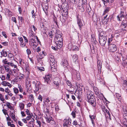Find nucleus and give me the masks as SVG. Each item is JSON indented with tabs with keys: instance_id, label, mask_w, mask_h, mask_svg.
<instances>
[{
	"instance_id": "nucleus-1",
	"label": "nucleus",
	"mask_w": 127,
	"mask_h": 127,
	"mask_svg": "<svg viewBox=\"0 0 127 127\" xmlns=\"http://www.w3.org/2000/svg\"><path fill=\"white\" fill-rule=\"evenodd\" d=\"M49 59L50 61V64L52 70L54 71L56 70L55 63L56 62L55 61L54 57L53 55L50 54L49 55Z\"/></svg>"
},
{
	"instance_id": "nucleus-2",
	"label": "nucleus",
	"mask_w": 127,
	"mask_h": 127,
	"mask_svg": "<svg viewBox=\"0 0 127 127\" xmlns=\"http://www.w3.org/2000/svg\"><path fill=\"white\" fill-rule=\"evenodd\" d=\"M55 34V39L56 41H63V38L61 35L62 33L61 32L59 31L56 30Z\"/></svg>"
},
{
	"instance_id": "nucleus-3",
	"label": "nucleus",
	"mask_w": 127,
	"mask_h": 127,
	"mask_svg": "<svg viewBox=\"0 0 127 127\" xmlns=\"http://www.w3.org/2000/svg\"><path fill=\"white\" fill-rule=\"evenodd\" d=\"M108 45V49L110 52H114L117 50L116 46L114 44H109Z\"/></svg>"
},
{
	"instance_id": "nucleus-4",
	"label": "nucleus",
	"mask_w": 127,
	"mask_h": 127,
	"mask_svg": "<svg viewBox=\"0 0 127 127\" xmlns=\"http://www.w3.org/2000/svg\"><path fill=\"white\" fill-rule=\"evenodd\" d=\"M103 37H101L99 38V43L100 45L104 46L106 42L107 37L104 36Z\"/></svg>"
},
{
	"instance_id": "nucleus-5",
	"label": "nucleus",
	"mask_w": 127,
	"mask_h": 127,
	"mask_svg": "<svg viewBox=\"0 0 127 127\" xmlns=\"http://www.w3.org/2000/svg\"><path fill=\"white\" fill-rule=\"evenodd\" d=\"M76 20L77 23L79 27V29L81 31L82 30L83 24V23L82 22L81 18L79 17L78 16H77Z\"/></svg>"
},
{
	"instance_id": "nucleus-6",
	"label": "nucleus",
	"mask_w": 127,
	"mask_h": 127,
	"mask_svg": "<svg viewBox=\"0 0 127 127\" xmlns=\"http://www.w3.org/2000/svg\"><path fill=\"white\" fill-rule=\"evenodd\" d=\"M71 119L69 118L68 119H65L64 120V123L63 125L64 127H69V126L71 124Z\"/></svg>"
},
{
	"instance_id": "nucleus-7",
	"label": "nucleus",
	"mask_w": 127,
	"mask_h": 127,
	"mask_svg": "<svg viewBox=\"0 0 127 127\" xmlns=\"http://www.w3.org/2000/svg\"><path fill=\"white\" fill-rule=\"evenodd\" d=\"M52 76L51 74L46 75L44 78L45 82H46L47 84H49L50 83L52 80Z\"/></svg>"
},
{
	"instance_id": "nucleus-8",
	"label": "nucleus",
	"mask_w": 127,
	"mask_h": 127,
	"mask_svg": "<svg viewBox=\"0 0 127 127\" xmlns=\"http://www.w3.org/2000/svg\"><path fill=\"white\" fill-rule=\"evenodd\" d=\"M93 106L95 107L96 105V100L94 97H92V98L87 100Z\"/></svg>"
},
{
	"instance_id": "nucleus-9",
	"label": "nucleus",
	"mask_w": 127,
	"mask_h": 127,
	"mask_svg": "<svg viewBox=\"0 0 127 127\" xmlns=\"http://www.w3.org/2000/svg\"><path fill=\"white\" fill-rule=\"evenodd\" d=\"M94 97V96L93 93L90 91H88L87 92V100L92 98V97Z\"/></svg>"
},
{
	"instance_id": "nucleus-10",
	"label": "nucleus",
	"mask_w": 127,
	"mask_h": 127,
	"mask_svg": "<svg viewBox=\"0 0 127 127\" xmlns=\"http://www.w3.org/2000/svg\"><path fill=\"white\" fill-rule=\"evenodd\" d=\"M101 28L99 29L98 30L99 38H100L101 37H103L107 36L104 32L101 31Z\"/></svg>"
},
{
	"instance_id": "nucleus-11",
	"label": "nucleus",
	"mask_w": 127,
	"mask_h": 127,
	"mask_svg": "<svg viewBox=\"0 0 127 127\" xmlns=\"http://www.w3.org/2000/svg\"><path fill=\"white\" fill-rule=\"evenodd\" d=\"M48 4L47 3H46L44 4L42 6L43 10L46 14H47L48 13Z\"/></svg>"
},
{
	"instance_id": "nucleus-12",
	"label": "nucleus",
	"mask_w": 127,
	"mask_h": 127,
	"mask_svg": "<svg viewBox=\"0 0 127 127\" xmlns=\"http://www.w3.org/2000/svg\"><path fill=\"white\" fill-rule=\"evenodd\" d=\"M98 72H101V68H102V62L100 60H98L97 62Z\"/></svg>"
},
{
	"instance_id": "nucleus-13",
	"label": "nucleus",
	"mask_w": 127,
	"mask_h": 127,
	"mask_svg": "<svg viewBox=\"0 0 127 127\" xmlns=\"http://www.w3.org/2000/svg\"><path fill=\"white\" fill-rule=\"evenodd\" d=\"M68 61L66 59H63L62 62V64L64 68L67 67V65H68Z\"/></svg>"
},
{
	"instance_id": "nucleus-14",
	"label": "nucleus",
	"mask_w": 127,
	"mask_h": 127,
	"mask_svg": "<svg viewBox=\"0 0 127 127\" xmlns=\"http://www.w3.org/2000/svg\"><path fill=\"white\" fill-rule=\"evenodd\" d=\"M41 85L39 84V82H38L35 84V90L36 91H38L39 89H41Z\"/></svg>"
},
{
	"instance_id": "nucleus-15",
	"label": "nucleus",
	"mask_w": 127,
	"mask_h": 127,
	"mask_svg": "<svg viewBox=\"0 0 127 127\" xmlns=\"http://www.w3.org/2000/svg\"><path fill=\"white\" fill-rule=\"evenodd\" d=\"M63 9V12L62 13V14L65 17L68 14V10L67 8L65 9L64 8Z\"/></svg>"
},
{
	"instance_id": "nucleus-16",
	"label": "nucleus",
	"mask_w": 127,
	"mask_h": 127,
	"mask_svg": "<svg viewBox=\"0 0 127 127\" xmlns=\"http://www.w3.org/2000/svg\"><path fill=\"white\" fill-rule=\"evenodd\" d=\"M87 2L86 0H80L79 3V5H82L83 6L85 5V3Z\"/></svg>"
},
{
	"instance_id": "nucleus-17",
	"label": "nucleus",
	"mask_w": 127,
	"mask_h": 127,
	"mask_svg": "<svg viewBox=\"0 0 127 127\" xmlns=\"http://www.w3.org/2000/svg\"><path fill=\"white\" fill-rule=\"evenodd\" d=\"M46 120L48 123H50V122L52 121V122L51 123H52L54 124L55 123L54 121L52 120V118L51 117H47L46 118Z\"/></svg>"
},
{
	"instance_id": "nucleus-18",
	"label": "nucleus",
	"mask_w": 127,
	"mask_h": 127,
	"mask_svg": "<svg viewBox=\"0 0 127 127\" xmlns=\"http://www.w3.org/2000/svg\"><path fill=\"white\" fill-rule=\"evenodd\" d=\"M1 55L2 56L4 57H6L7 56V52L5 51L4 50H3L2 51L0 52Z\"/></svg>"
},
{
	"instance_id": "nucleus-19",
	"label": "nucleus",
	"mask_w": 127,
	"mask_h": 127,
	"mask_svg": "<svg viewBox=\"0 0 127 127\" xmlns=\"http://www.w3.org/2000/svg\"><path fill=\"white\" fill-rule=\"evenodd\" d=\"M78 58V56L77 55H74L72 57V59L73 61L74 62L76 63V62Z\"/></svg>"
},
{
	"instance_id": "nucleus-20",
	"label": "nucleus",
	"mask_w": 127,
	"mask_h": 127,
	"mask_svg": "<svg viewBox=\"0 0 127 127\" xmlns=\"http://www.w3.org/2000/svg\"><path fill=\"white\" fill-rule=\"evenodd\" d=\"M127 27V25L125 23L124 24L122 23L121 26V27L122 28V29L123 30L126 31L127 30L126 29V27Z\"/></svg>"
},
{
	"instance_id": "nucleus-21",
	"label": "nucleus",
	"mask_w": 127,
	"mask_h": 127,
	"mask_svg": "<svg viewBox=\"0 0 127 127\" xmlns=\"http://www.w3.org/2000/svg\"><path fill=\"white\" fill-rule=\"evenodd\" d=\"M84 6H83L82 5H79V3H78V8L81 10V11L82 12H83L84 11Z\"/></svg>"
},
{
	"instance_id": "nucleus-22",
	"label": "nucleus",
	"mask_w": 127,
	"mask_h": 127,
	"mask_svg": "<svg viewBox=\"0 0 127 127\" xmlns=\"http://www.w3.org/2000/svg\"><path fill=\"white\" fill-rule=\"evenodd\" d=\"M24 106L25 104L22 103H20L19 104V106L21 110L24 109Z\"/></svg>"
},
{
	"instance_id": "nucleus-23",
	"label": "nucleus",
	"mask_w": 127,
	"mask_h": 127,
	"mask_svg": "<svg viewBox=\"0 0 127 127\" xmlns=\"http://www.w3.org/2000/svg\"><path fill=\"white\" fill-rule=\"evenodd\" d=\"M110 7H107L106 9L105 10L103 13V15H104L106 13H108L110 10Z\"/></svg>"
},
{
	"instance_id": "nucleus-24",
	"label": "nucleus",
	"mask_w": 127,
	"mask_h": 127,
	"mask_svg": "<svg viewBox=\"0 0 127 127\" xmlns=\"http://www.w3.org/2000/svg\"><path fill=\"white\" fill-rule=\"evenodd\" d=\"M7 124L9 126H10L11 127H15V125L13 124H12L10 122L7 121Z\"/></svg>"
},
{
	"instance_id": "nucleus-25",
	"label": "nucleus",
	"mask_w": 127,
	"mask_h": 127,
	"mask_svg": "<svg viewBox=\"0 0 127 127\" xmlns=\"http://www.w3.org/2000/svg\"><path fill=\"white\" fill-rule=\"evenodd\" d=\"M75 76L77 80H78L80 79V75L78 72H76V74Z\"/></svg>"
},
{
	"instance_id": "nucleus-26",
	"label": "nucleus",
	"mask_w": 127,
	"mask_h": 127,
	"mask_svg": "<svg viewBox=\"0 0 127 127\" xmlns=\"http://www.w3.org/2000/svg\"><path fill=\"white\" fill-rule=\"evenodd\" d=\"M123 109L124 113L125 114H127V110L126 109V107L125 106H123Z\"/></svg>"
},
{
	"instance_id": "nucleus-27",
	"label": "nucleus",
	"mask_w": 127,
	"mask_h": 127,
	"mask_svg": "<svg viewBox=\"0 0 127 127\" xmlns=\"http://www.w3.org/2000/svg\"><path fill=\"white\" fill-rule=\"evenodd\" d=\"M30 99L31 102H32L34 101V99L33 95L32 94L30 95Z\"/></svg>"
},
{
	"instance_id": "nucleus-28",
	"label": "nucleus",
	"mask_w": 127,
	"mask_h": 127,
	"mask_svg": "<svg viewBox=\"0 0 127 127\" xmlns=\"http://www.w3.org/2000/svg\"><path fill=\"white\" fill-rule=\"evenodd\" d=\"M72 50L74 51H78V48L76 46H74L72 47Z\"/></svg>"
},
{
	"instance_id": "nucleus-29",
	"label": "nucleus",
	"mask_w": 127,
	"mask_h": 127,
	"mask_svg": "<svg viewBox=\"0 0 127 127\" xmlns=\"http://www.w3.org/2000/svg\"><path fill=\"white\" fill-rule=\"evenodd\" d=\"M58 42L57 43L58 45L61 48L62 47L63 45V41H57Z\"/></svg>"
},
{
	"instance_id": "nucleus-30",
	"label": "nucleus",
	"mask_w": 127,
	"mask_h": 127,
	"mask_svg": "<svg viewBox=\"0 0 127 127\" xmlns=\"http://www.w3.org/2000/svg\"><path fill=\"white\" fill-rule=\"evenodd\" d=\"M10 115L11 118L13 119L15 118V115L13 112L11 113L10 114Z\"/></svg>"
},
{
	"instance_id": "nucleus-31",
	"label": "nucleus",
	"mask_w": 127,
	"mask_h": 127,
	"mask_svg": "<svg viewBox=\"0 0 127 127\" xmlns=\"http://www.w3.org/2000/svg\"><path fill=\"white\" fill-rule=\"evenodd\" d=\"M4 66L5 70L7 72L9 70V66L7 65H6Z\"/></svg>"
},
{
	"instance_id": "nucleus-32",
	"label": "nucleus",
	"mask_w": 127,
	"mask_h": 127,
	"mask_svg": "<svg viewBox=\"0 0 127 127\" xmlns=\"http://www.w3.org/2000/svg\"><path fill=\"white\" fill-rule=\"evenodd\" d=\"M2 62L5 64H7L8 65L10 64L9 63L7 62V59H5L3 60H2Z\"/></svg>"
},
{
	"instance_id": "nucleus-33",
	"label": "nucleus",
	"mask_w": 127,
	"mask_h": 127,
	"mask_svg": "<svg viewBox=\"0 0 127 127\" xmlns=\"http://www.w3.org/2000/svg\"><path fill=\"white\" fill-rule=\"evenodd\" d=\"M101 107L103 111L105 112L107 110V109H106L105 106L103 105H102L101 106Z\"/></svg>"
},
{
	"instance_id": "nucleus-34",
	"label": "nucleus",
	"mask_w": 127,
	"mask_h": 127,
	"mask_svg": "<svg viewBox=\"0 0 127 127\" xmlns=\"http://www.w3.org/2000/svg\"><path fill=\"white\" fill-rule=\"evenodd\" d=\"M6 105L8 108L10 109H11L12 108V106L10 105V103L9 102H7L6 103Z\"/></svg>"
},
{
	"instance_id": "nucleus-35",
	"label": "nucleus",
	"mask_w": 127,
	"mask_h": 127,
	"mask_svg": "<svg viewBox=\"0 0 127 127\" xmlns=\"http://www.w3.org/2000/svg\"><path fill=\"white\" fill-rule=\"evenodd\" d=\"M10 63V64L8 65H10V66H12V67H14V68L17 67V65H15L14 64V63Z\"/></svg>"
},
{
	"instance_id": "nucleus-36",
	"label": "nucleus",
	"mask_w": 127,
	"mask_h": 127,
	"mask_svg": "<svg viewBox=\"0 0 127 127\" xmlns=\"http://www.w3.org/2000/svg\"><path fill=\"white\" fill-rule=\"evenodd\" d=\"M124 12L122 11H121V14H120V15L121 18L123 17L124 18L125 17V15L124 14Z\"/></svg>"
},
{
	"instance_id": "nucleus-37",
	"label": "nucleus",
	"mask_w": 127,
	"mask_h": 127,
	"mask_svg": "<svg viewBox=\"0 0 127 127\" xmlns=\"http://www.w3.org/2000/svg\"><path fill=\"white\" fill-rule=\"evenodd\" d=\"M90 117L91 119V120L92 121V123L93 124L94 123V120L95 119V117L93 116H90Z\"/></svg>"
},
{
	"instance_id": "nucleus-38",
	"label": "nucleus",
	"mask_w": 127,
	"mask_h": 127,
	"mask_svg": "<svg viewBox=\"0 0 127 127\" xmlns=\"http://www.w3.org/2000/svg\"><path fill=\"white\" fill-rule=\"evenodd\" d=\"M7 82L5 81H3L2 82L1 84L4 86H7Z\"/></svg>"
},
{
	"instance_id": "nucleus-39",
	"label": "nucleus",
	"mask_w": 127,
	"mask_h": 127,
	"mask_svg": "<svg viewBox=\"0 0 127 127\" xmlns=\"http://www.w3.org/2000/svg\"><path fill=\"white\" fill-rule=\"evenodd\" d=\"M0 99L2 101H4L5 100L4 98L3 97L2 95L0 94Z\"/></svg>"
},
{
	"instance_id": "nucleus-40",
	"label": "nucleus",
	"mask_w": 127,
	"mask_h": 127,
	"mask_svg": "<svg viewBox=\"0 0 127 127\" xmlns=\"http://www.w3.org/2000/svg\"><path fill=\"white\" fill-rule=\"evenodd\" d=\"M91 40L92 42L94 41L93 42V44L94 45H95L96 42L95 39V38H91Z\"/></svg>"
},
{
	"instance_id": "nucleus-41",
	"label": "nucleus",
	"mask_w": 127,
	"mask_h": 127,
	"mask_svg": "<svg viewBox=\"0 0 127 127\" xmlns=\"http://www.w3.org/2000/svg\"><path fill=\"white\" fill-rule=\"evenodd\" d=\"M116 96L118 99H121L122 97L119 94H116Z\"/></svg>"
},
{
	"instance_id": "nucleus-42",
	"label": "nucleus",
	"mask_w": 127,
	"mask_h": 127,
	"mask_svg": "<svg viewBox=\"0 0 127 127\" xmlns=\"http://www.w3.org/2000/svg\"><path fill=\"white\" fill-rule=\"evenodd\" d=\"M29 124L30 125L29 127H34V124L32 122H29Z\"/></svg>"
},
{
	"instance_id": "nucleus-43",
	"label": "nucleus",
	"mask_w": 127,
	"mask_h": 127,
	"mask_svg": "<svg viewBox=\"0 0 127 127\" xmlns=\"http://www.w3.org/2000/svg\"><path fill=\"white\" fill-rule=\"evenodd\" d=\"M102 1L103 2L104 5L105 6L107 5L106 3L109 2V0H106V1L104 0H102Z\"/></svg>"
},
{
	"instance_id": "nucleus-44",
	"label": "nucleus",
	"mask_w": 127,
	"mask_h": 127,
	"mask_svg": "<svg viewBox=\"0 0 127 127\" xmlns=\"http://www.w3.org/2000/svg\"><path fill=\"white\" fill-rule=\"evenodd\" d=\"M54 84L57 85V86H58L60 84L59 82L57 81H54L53 82ZM58 88V87H57Z\"/></svg>"
},
{
	"instance_id": "nucleus-45",
	"label": "nucleus",
	"mask_w": 127,
	"mask_h": 127,
	"mask_svg": "<svg viewBox=\"0 0 127 127\" xmlns=\"http://www.w3.org/2000/svg\"><path fill=\"white\" fill-rule=\"evenodd\" d=\"M13 89L14 92L15 94H16L18 93L19 91L17 88H14Z\"/></svg>"
},
{
	"instance_id": "nucleus-46",
	"label": "nucleus",
	"mask_w": 127,
	"mask_h": 127,
	"mask_svg": "<svg viewBox=\"0 0 127 127\" xmlns=\"http://www.w3.org/2000/svg\"><path fill=\"white\" fill-rule=\"evenodd\" d=\"M123 85H124V86L126 87L127 88V81L126 80H125L124 81Z\"/></svg>"
},
{
	"instance_id": "nucleus-47",
	"label": "nucleus",
	"mask_w": 127,
	"mask_h": 127,
	"mask_svg": "<svg viewBox=\"0 0 127 127\" xmlns=\"http://www.w3.org/2000/svg\"><path fill=\"white\" fill-rule=\"evenodd\" d=\"M113 40V39L112 38H109L108 40V45H109V44H112V43H110Z\"/></svg>"
},
{
	"instance_id": "nucleus-48",
	"label": "nucleus",
	"mask_w": 127,
	"mask_h": 127,
	"mask_svg": "<svg viewBox=\"0 0 127 127\" xmlns=\"http://www.w3.org/2000/svg\"><path fill=\"white\" fill-rule=\"evenodd\" d=\"M20 46L22 47H24L25 46H26V48L27 47V46H26V45L25 43H21Z\"/></svg>"
},
{
	"instance_id": "nucleus-49",
	"label": "nucleus",
	"mask_w": 127,
	"mask_h": 127,
	"mask_svg": "<svg viewBox=\"0 0 127 127\" xmlns=\"http://www.w3.org/2000/svg\"><path fill=\"white\" fill-rule=\"evenodd\" d=\"M76 86L77 88L78 89H79V88H80L81 87H83V86L80 85L78 83H76Z\"/></svg>"
},
{
	"instance_id": "nucleus-50",
	"label": "nucleus",
	"mask_w": 127,
	"mask_h": 127,
	"mask_svg": "<svg viewBox=\"0 0 127 127\" xmlns=\"http://www.w3.org/2000/svg\"><path fill=\"white\" fill-rule=\"evenodd\" d=\"M12 20L14 22H15V23H17V21H16V18L14 17H12Z\"/></svg>"
},
{
	"instance_id": "nucleus-51",
	"label": "nucleus",
	"mask_w": 127,
	"mask_h": 127,
	"mask_svg": "<svg viewBox=\"0 0 127 127\" xmlns=\"http://www.w3.org/2000/svg\"><path fill=\"white\" fill-rule=\"evenodd\" d=\"M104 19L105 20L106 19V20L107 21H108V19L109 18V17H108V15H106L104 17Z\"/></svg>"
},
{
	"instance_id": "nucleus-52",
	"label": "nucleus",
	"mask_w": 127,
	"mask_h": 127,
	"mask_svg": "<svg viewBox=\"0 0 127 127\" xmlns=\"http://www.w3.org/2000/svg\"><path fill=\"white\" fill-rule=\"evenodd\" d=\"M0 78L2 81L4 80H5V76L4 75H2L1 76H0Z\"/></svg>"
},
{
	"instance_id": "nucleus-53",
	"label": "nucleus",
	"mask_w": 127,
	"mask_h": 127,
	"mask_svg": "<svg viewBox=\"0 0 127 127\" xmlns=\"http://www.w3.org/2000/svg\"><path fill=\"white\" fill-rule=\"evenodd\" d=\"M38 99L40 100L41 101H42V96L40 95H39L38 97Z\"/></svg>"
},
{
	"instance_id": "nucleus-54",
	"label": "nucleus",
	"mask_w": 127,
	"mask_h": 127,
	"mask_svg": "<svg viewBox=\"0 0 127 127\" xmlns=\"http://www.w3.org/2000/svg\"><path fill=\"white\" fill-rule=\"evenodd\" d=\"M1 43L5 46H7L8 45V42H1Z\"/></svg>"
},
{
	"instance_id": "nucleus-55",
	"label": "nucleus",
	"mask_w": 127,
	"mask_h": 127,
	"mask_svg": "<svg viewBox=\"0 0 127 127\" xmlns=\"http://www.w3.org/2000/svg\"><path fill=\"white\" fill-rule=\"evenodd\" d=\"M23 38L24 39V41L26 43H28V41L27 39V38L25 36H23Z\"/></svg>"
},
{
	"instance_id": "nucleus-56",
	"label": "nucleus",
	"mask_w": 127,
	"mask_h": 127,
	"mask_svg": "<svg viewBox=\"0 0 127 127\" xmlns=\"http://www.w3.org/2000/svg\"><path fill=\"white\" fill-rule=\"evenodd\" d=\"M18 87L19 88L20 92H22L23 91L22 89L21 86L20 85H19Z\"/></svg>"
},
{
	"instance_id": "nucleus-57",
	"label": "nucleus",
	"mask_w": 127,
	"mask_h": 127,
	"mask_svg": "<svg viewBox=\"0 0 127 127\" xmlns=\"http://www.w3.org/2000/svg\"><path fill=\"white\" fill-rule=\"evenodd\" d=\"M27 52L28 55H29L31 54V50L28 49H27L26 50Z\"/></svg>"
},
{
	"instance_id": "nucleus-58",
	"label": "nucleus",
	"mask_w": 127,
	"mask_h": 127,
	"mask_svg": "<svg viewBox=\"0 0 127 127\" xmlns=\"http://www.w3.org/2000/svg\"><path fill=\"white\" fill-rule=\"evenodd\" d=\"M36 123H37V124L39 125V127H41V123L40 121L39 120H37Z\"/></svg>"
},
{
	"instance_id": "nucleus-59",
	"label": "nucleus",
	"mask_w": 127,
	"mask_h": 127,
	"mask_svg": "<svg viewBox=\"0 0 127 127\" xmlns=\"http://www.w3.org/2000/svg\"><path fill=\"white\" fill-rule=\"evenodd\" d=\"M19 20H20L22 22L23 21V19L22 17L18 16Z\"/></svg>"
},
{
	"instance_id": "nucleus-60",
	"label": "nucleus",
	"mask_w": 127,
	"mask_h": 127,
	"mask_svg": "<svg viewBox=\"0 0 127 127\" xmlns=\"http://www.w3.org/2000/svg\"><path fill=\"white\" fill-rule=\"evenodd\" d=\"M36 16V14L35 13L32 14V17L34 19V20H35V19L36 18L35 16Z\"/></svg>"
},
{
	"instance_id": "nucleus-61",
	"label": "nucleus",
	"mask_w": 127,
	"mask_h": 127,
	"mask_svg": "<svg viewBox=\"0 0 127 127\" xmlns=\"http://www.w3.org/2000/svg\"><path fill=\"white\" fill-rule=\"evenodd\" d=\"M10 77V76L9 74L7 73V76L6 77V79L7 80H9Z\"/></svg>"
},
{
	"instance_id": "nucleus-62",
	"label": "nucleus",
	"mask_w": 127,
	"mask_h": 127,
	"mask_svg": "<svg viewBox=\"0 0 127 127\" xmlns=\"http://www.w3.org/2000/svg\"><path fill=\"white\" fill-rule=\"evenodd\" d=\"M88 14L90 16H92L93 14V12L92 10L91 11H90V12H88Z\"/></svg>"
},
{
	"instance_id": "nucleus-63",
	"label": "nucleus",
	"mask_w": 127,
	"mask_h": 127,
	"mask_svg": "<svg viewBox=\"0 0 127 127\" xmlns=\"http://www.w3.org/2000/svg\"><path fill=\"white\" fill-rule=\"evenodd\" d=\"M73 46L71 43H69L68 45V47L69 49H71V48H72Z\"/></svg>"
},
{
	"instance_id": "nucleus-64",
	"label": "nucleus",
	"mask_w": 127,
	"mask_h": 127,
	"mask_svg": "<svg viewBox=\"0 0 127 127\" xmlns=\"http://www.w3.org/2000/svg\"><path fill=\"white\" fill-rule=\"evenodd\" d=\"M39 70L41 71H44V68L43 67H39Z\"/></svg>"
}]
</instances>
